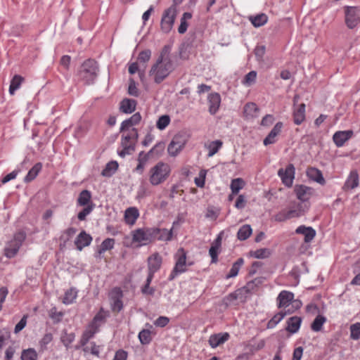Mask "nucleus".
I'll return each mask as SVG.
<instances>
[{"label":"nucleus","mask_w":360,"mask_h":360,"mask_svg":"<svg viewBox=\"0 0 360 360\" xmlns=\"http://www.w3.org/2000/svg\"><path fill=\"white\" fill-rule=\"evenodd\" d=\"M148 276L154 277V274L159 271L161 267L162 258L158 252L152 254L148 258Z\"/></svg>","instance_id":"obj_11"},{"label":"nucleus","mask_w":360,"mask_h":360,"mask_svg":"<svg viewBox=\"0 0 360 360\" xmlns=\"http://www.w3.org/2000/svg\"><path fill=\"white\" fill-rule=\"evenodd\" d=\"M305 108L304 103H300L293 108V122L296 125L301 124L305 120Z\"/></svg>","instance_id":"obj_19"},{"label":"nucleus","mask_w":360,"mask_h":360,"mask_svg":"<svg viewBox=\"0 0 360 360\" xmlns=\"http://www.w3.org/2000/svg\"><path fill=\"white\" fill-rule=\"evenodd\" d=\"M139 211L136 207H129L124 213V220L126 224L133 225L139 217Z\"/></svg>","instance_id":"obj_31"},{"label":"nucleus","mask_w":360,"mask_h":360,"mask_svg":"<svg viewBox=\"0 0 360 360\" xmlns=\"http://www.w3.org/2000/svg\"><path fill=\"white\" fill-rule=\"evenodd\" d=\"M307 175L310 179L320 184L321 185H324L326 184L322 172L321 170L315 167L309 168L307 171Z\"/></svg>","instance_id":"obj_26"},{"label":"nucleus","mask_w":360,"mask_h":360,"mask_svg":"<svg viewBox=\"0 0 360 360\" xmlns=\"http://www.w3.org/2000/svg\"><path fill=\"white\" fill-rule=\"evenodd\" d=\"M128 354L123 349H119L115 352V356L112 360H127Z\"/></svg>","instance_id":"obj_64"},{"label":"nucleus","mask_w":360,"mask_h":360,"mask_svg":"<svg viewBox=\"0 0 360 360\" xmlns=\"http://www.w3.org/2000/svg\"><path fill=\"white\" fill-rule=\"evenodd\" d=\"M53 340V335L51 333H46L39 341V352L43 353L48 349V345Z\"/></svg>","instance_id":"obj_33"},{"label":"nucleus","mask_w":360,"mask_h":360,"mask_svg":"<svg viewBox=\"0 0 360 360\" xmlns=\"http://www.w3.org/2000/svg\"><path fill=\"white\" fill-rule=\"evenodd\" d=\"M21 360H37L38 354L34 348L23 349L21 352Z\"/></svg>","instance_id":"obj_42"},{"label":"nucleus","mask_w":360,"mask_h":360,"mask_svg":"<svg viewBox=\"0 0 360 360\" xmlns=\"http://www.w3.org/2000/svg\"><path fill=\"white\" fill-rule=\"evenodd\" d=\"M92 241V237L90 234L86 233L85 231H82L77 236L75 244L77 249L81 251L84 248L89 246Z\"/></svg>","instance_id":"obj_17"},{"label":"nucleus","mask_w":360,"mask_h":360,"mask_svg":"<svg viewBox=\"0 0 360 360\" xmlns=\"http://www.w3.org/2000/svg\"><path fill=\"white\" fill-rule=\"evenodd\" d=\"M118 168V163L117 161H110L105 165V168L101 172V175L103 176L110 177L112 176Z\"/></svg>","instance_id":"obj_37"},{"label":"nucleus","mask_w":360,"mask_h":360,"mask_svg":"<svg viewBox=\"0 0 360 360\" xmlns=\"http://www.w3.org/2000/svg\"><path fill=\"white\" fill-rule=\"evenodd\" d=\"M283 124L282 122H277L266 137L264 139L263 143L264 146L273 144L276 142V137L282 131Z\"/></svg>","instance_id":"obj_16"},{"label":"nucleus","mask_w":360,"mask_h":360,"mask_svg":"<svg viewBox=\"0 0 360 360\" xmlns=\"http://www.w3.org/2000/svg\"><path fill=\"white\" fill-rule=\"evenodd\" d=\"M95 204L90 203L88 205H85L84 209L80 211L77 214V218L79 221H84L86 219L87 215H89L94 209Z\"/></svg>","instance_id":"obj_52"},{"label":"nucleus","mask_w":360,"mask_h":360,"mask_svg":"<svg viewBox=\"0 0 360 360\" xmlns=\"http://www.w3.org/2000/svg\"><path fill=\"white\" fill-rule=\"evenodd\" d=\"M136 101L134 99L124 98L120 105V110L125 114H131L135 111Z\"/></svg>","instance_id":"obj_24"},{"label":"nucleus","mask_w":360,"mask_h":360,"mask_svg":"<svg viewBox=\"0 0 360 360\" xmlns=\"http://www.w3.org/2000/svg\"><path fill=\"white\" fill-rule=\"evenodd\" d=\"M98 65L97 62L93 59L85 60L81 65L79 71V76L86 84L94 82L98 76Z\"/></svg>","instance_id":"obj_3"},{"label":"nucleus","mask_w":360,"mask_h":360,"mask_svg":"<svg viewBox=\"0 0 360 360\" xmlns=\"http://www.w3.org/2000/svg\"><path fill=\"white\" fill-rule=\"evenodd\" d=\"M326 318L322 315H318L312 323L311 324V328L315 332H319L322 329L323 325L326 323Z\"/></svg>","instance_id":"obj_43"},{"label":"nucleus","mask_w":360,"mask_h":360,"mask_svg":"<svg viewBox=\"0 0 360 360\" xmlns=\"http://www.w3.org/2000/svg\"><path fill=\"white\" fill-rule=\"evenodd\" d=\"M257 111L258 108L254 103H248L244 106V114L246 117H254Z\"/></svg>","instance_id":"obj_53"},{"label":"nucleus","mask_w":360,"mask_h":360,"mask_svg":"<svg viewBox=\"0 0 360 360\" xmlns=\"http://www.w3.org/2000/svg\"><path fill=\"white\" fill-rule=\"evenodd\" d=\"M128 94L134 97H138L139 95V90L136 86V82L133 79L129 80Z\"/></svg>","instance_id":"obj_60"},{"label":"nucleus","mask_w":360,"mask_h":360,"mask_svg":"<svg viewBox=\"0 0 360 360\" xmlns=\"http://www.w3.org/2000/svg\"><path fill=\"white\" fill-rule=\"evenodd\" d=\"M302 318L299 316H292L287 321L286 330L290 333H295L300 328Z\"/></svg>","instance_id":"obj_29"},{"label":"nucleus","mask_w":360,"mask_h":360,"mask_svg":"<svg viewBox=\"0 0 360 360\" xmlns=\"http://www.w3.org/2000/svg\"><path fill=\"white\" fill-rule=\"evenodd\" d=\"M249 20L254 27H259L267 22L268 17L264 13H259L256 15L250 16Z\"/></svg>","instance_id":"obj_35"},{"label":"nucleus","mask_w":360,"mask_h":360,"mask_svg":"<svg viewBox=\"0 0 360 360\" xmlns=\"http://www.w3.org/2000/svg\"><path fill=\"white\" fill-rule=\"evenodd\" d=\"M221 103V96L218 93H212L208 96L209 112L214 115L218 111Z\"/></svg>","instance_id":"obj_20"},{"label":"nucleus","mask_w":360,"mask_h":360,"mask_svg":"<svg viewBox=\"0 0 360 360\" xmlns=\"http://www.w3.org/2000/svg\"><path fill=\"white\" fill-rule=\"evenodd\" d=\"M245 183L241 178L234 179L231 183V190L233 194H238L240 189L243 188Z\"/></svg>","instance_id":"obj_48"},{"label":"nucleus","mask_w":360,"mask_h":360,"mask_svg":"<svg viewBox=\"0 0 360 360\" xmlns=\"http://www.w3.org/2000/svg\"><path fill=\"white\" fill-rule=\"evenodd\" d=\"M188 135L184 131L176 134L167 147V152L172 157H176L184 149L188 141Z\"/></svg>","instance_id":"obj_4"},{"label":"nucleus","mask_w":360,"mask_h":360,"mask_svg":"<svg viewBox=\"0 0 360 360\" xmlns=\"http://www.w3.org/2000/svg\"><path fill=\"white\" fill-rule=\"evenodd\" d=\"M252 231V228L250 225H243L239 229L237 233V237L240 240H245L251 235Z\"/></svg>","instance_id":"obj_41"},{"label":"nucleus","mask_w":360,"mask_h":360,"mask_svg":"<svg viewBox=\"0 0 360 360\" xmlns=\"http://www.w3.org/2000/svg\"><path fill=\"white\" fill-rule=\"evenodd\" d=\"M176 15L177 10L174 4L163 11L160 22L161 30L163 32L169 33L172 30Z\"/></svg>","instance_id":"obj_5"},{"label":"nucleus","mask_w":360,"mask_h":360,"mask_svg":"<svg viewBox=\"0 0 360 360\" xmlns=\"http://www.w3.org/2000/svg\"><path fill=\"white\" fill-rule=\"evenodd\" d=\"M294 299V294L290 291L282 290L276 298L278 309L289 307Z\"/></svg>","instance_id":"obj_13"},{"label":"nucleus","mask_w":360,"mask_h":360,"mask_svg":"<svg viewBox=\"0 0 360 360\" xmlns=\"http://www.w3.org/2000/svg\"><path fill=\"white\" fill-rule=\"evenodd\" d=\"M132 240L134 242L146 245L154 241L153 235L152 234V228L146 230L138 229L133 231Z\"/></svg>","instance_id":"obj_9"},{"label":"nucleus","mask_w":360,"mask_h":360,"mask_svg":"<svg viewBox=\"0 0 360 360\" xmlns=\"http://www.w3.org/2000/svg\"><path fill=\"white\" fill-rule=\"evenodd\" d=\"M243 263H244V259L242 257L238 258L233 264L229 273L226 276V278L229 279L231 278L236 277L238 275L239 270H240V267L243 266Z\"/></svg>","instance_id":"obj_38"},{"label":"nucleus","mask_w":360,"mask_h":360,"mask_svg":"<svg viewBox=\"0 0 360 360\" xmlns=\"http://www.w3.org/2000/svg\"><path fill=\"white\" fill-rule=\"evenodd\" d=\"M123 292L120 288L115 287L112 288L110 293V300L111 309L113 311L120 312L123 308L122 298Z\"/></svg>","instance_id":"obj_10"},{"label":"nucleus","mask_w":360,"mask_h":360,"mask_svg":"<svg viewBox=\"0 0 360 360\" xmlns=\"http://www.w3.org/2000/svg\"><path fill=\"white\" fill-rule=\"evenodd\" d=\"M354 132L352 130L338 131L333 136V141L338 148L342 147L345 142L352 138Z\"/></svg>","instance_id":"obj_14"},{"label":"nucleus","mask_w":360,"mask_h":360,"mask_svg":"<svg viewBox=\"0 0 360 360\" xmlns=\"http://www.w3.org/2000/svg\"><path fill=\"white\" fill-rule=\"evenodd\" d=\"M266 48L264 46H257L255 49V55L257 60H262L265 54Z\"/></svg>","instance_id":"obj_62"},{"label":"nucleus","mask_w":360,"mask_h":360,"mask_svg":"<svg viewBox=\"0 0 360 360\" xmlns=\"http://www.w3.org/2000/svg\"><path fill=\"white\" fill-rule=\"evenodd\" d=\"M264 278L262 277L256 278L246 283L245 286L240 288V290L243 294H250L255 292L258 287L262 283Z\"/></svg>","instance_id":"obj_22"},{"label":"nucleus","mask_w":360,"mask_h":360,"mask_svg":"<svg viewBox=\"0 0 360 360\" xmlns=\"http://www.w3.org/2000/svg\"><path fill=\"white\" fill-rule=\"evenodd\" d=\"M170 122V117L167 115H162L157 121L156 127L160 130L165 129Z\"/></svg>","instance_id":"obj_54"},{"label":"nucleus","mask_w":360,"mask_h":360,"mask_svg":"<svg viewBox=\"0 0 360 360\" xmlns=\"http://www.w3.org/2000/svg\"><path fill=\"white\" fill-rule=\"evenodd\" d=\"M141 120V115L139 112L134 113L129 118L124 120L120 126V132H123L125 131H128L131 127L138 124Z\"/></svg>","instance_id":"obj_18"},{"label":"nucleus","mask_w":360,"mask_h":360,"mask_svg":"<svg viewBox=\"0 0 360 360\" xmlns=\"http://www.w3.org/2000/svg\"><path fill=\"white\" fill-rule=\"evenodd\" d=\"M191 13L185 12L183 13L180 20V25L178 27V32L179 34H184L186 32L187 28L188 27L187 20L191 19Z\"/></svg>","instance_id":"obj_40"},{"label":"nucleus","mask_w":360,"mask_h":360,"mask_svg":"<svg viewBox=\"0 0 360 360\" xmlns=\"http://www.w3.org/2000/svg\"><path fill=\"white\" fill-rule=\"evenodd\" d=\"M75 335L74 333H68L66 330H63L60 337V340L63 345L68 348L70 345L74 342Z\"/></svg>","instance_id":"obj_46"},{"label":"nucleus","mask_w":360,"mask_h":360,"mask_svg":"<svg viewBox=\"0 0 360 360\" xmlns=\"http://www.w3.org/2000/svg\"><path fill=\"white\" fill-rule=\"evenodd\" d=\"M115 240L114 238L105 239L98 247L96 252V257L102 258V255L107 250H112L114 248Z\"/></svg>","instance_id":"obj_27"},{"label":"nucleus","mask_w":360,"mask_h":360,"mask_svg":"<svg viewBox=\"0 0 360 360\" xmlns=\"http://www.w3.org/2000/svg\"><path fill=\"white\" fill-rule=\"evenodd\" d=\"M222 144L223 143L220 140L212 141L207 146V148L209 150L207 156L210 158L213 156L214 154H216L222 146Z\"/></svg>","instance_id":"obj_47"},{"label":"nucleus","mask_w":360,"mask_h":360,"mask_svg":"<svg viewBox=\"0 0 360 360\" xmlns=\"http://www.w3.org/2000/svg\"><path fill=\"white\" fill-rule=\"evenodd\" d=\"M21 246L22 245L16 243L15 241L13 240H10L4 248V255L7 258L10 259L14 257L17 255Z\"/></svg>","instance_id":"obj_25"},{"label":"nucleus","mask_w":360,"mask_h":360,"mask_svg":"<svg viewBox=\"0 0 360 360\" xmlns=\"http://www.w3.org/2000/svg\"><path fill=\"white\" fill-rule=\"evenodd\" d=\"M350 338L357 340L360 339V323H356L350 326Z\"/></svg>","instance_id":"obj_56"},{"label":"nucleus","mask_w":360,"mask_h":360,"mask_svg":"<svg viewBox=\"0 0 360 360\" xmlns=\"http://www.w3.org/2000/svg\"><path fill=\"white\" fill-rule=\"evenodd\" d=\"M359 186V174L356 170H352L350 172L349 176L347 177L344 188L354 189Z\"/></svg>","instance_id":"obj_30"},{"label":"nucleus","mask_w":360,"mask_h":360,"mask_svg":"<svg viewBox=\"0 0 360 360\" xmlns=\"http://www.w3.org/2000/svg\"><path fill=\"white\" fill-rule=\"evenodd\" d=\"M171 169L165 162H159L150 168L149 172V181L153 186L162 184L169 176Z\"/></svg>","instance_id":"obj_2"},{"label":"nucleus","mask_w":360,"mask_h":360,"mask_svg":"<svg viewBox=\"0 0 360 360\" xmlns=\"http://www.w3.org/2000/svg\"><path fill=\"white\" fill-rule=\"evenodd\" d=\"M150 57L151 51L149 49H146L139 53L138 60L141 63H146L150 60Z\"/></svg>","instance_id":"obj_59"},{"label":"nucleus","mask_w":360,"mask_h":360,"mask_svg":"<svg viewBox=\"0 0 360 360\" xmlns=\"http://www.w3.org/2000/svg\"><path fill=\"white\" fill-rule=\"evenodd\" d=\"M173 69L171 59L165 60V62L161 61V59H157L149 71V75L153 77L156 84H160L169 75Z\"/></svg>","instance_id":"obj_1"},{"label":"nucleus","mask_w":360,"mask_h":360,"mask_svg":"<svg viewBox=\"0 0 360 360\" xmlns=\"http://www.w3.org/2000/svg\"><path fill=\"white\" fill-rule=\"evenodd\" d=\"M297 234H302L304 236V242H311L316 236V231L311 226H305L304 225L300 226L295 230Z\"/></svg>","instance_id":"obj_23"},{"label":"nucleus","mask_w":360,"mask_h":360,"mask_svg":"<svg viewBox=\"0 0 360 360\" xmlns=\"http://www.w3.org/2000/svg\"><path fill=\"white\" fill-rule=\"evenodd\" d=\"M91 193L89 190H83L79 194L77 200V204L79 206H85L90 203H94L91 201Z\"/></svg>","instance_id":"obj_32"},{"label":"nucleus","mask_w":360,"mask_h":360,"mask_svg":"<svg viewBox=\"0 0 360 360\" xmlns=\"http://www.w3.org/2000/svg\"><path fill=\"white\" fill-rule=\"evenodd\" d=\"M153 277L147 276L146 284L142 287L141 292L144 295H153L155 293V289L153 288H150V285L153 280Z\"/></svg>","instance_id":"obj_55"},{"label":"nucleus","mask_w":360,"mask_h":360,"mask_svg":"<svg viewBox=\"0 0 360 360\" xmlns=\"http://www.w3.org/2000/svg\"><path fill=\"white\" fill-rule=\"evenodd\" d=\"M152 234L153 235L154 240H158L160 241H169L172 238L173 229L170 230L167 229L152 228Z\"/></svg>","instance_id":"obj_15"},{"label":"nucleus","mask_w":360,"mask_h":360,"mask_svg":"<svg viewBox=\"0 0 360 360\" xmlns=\"http://www.w3.org/2000/svg\"><path fill=\"white\" fill-rule=\"evenodd\" d=\"M109 316L108 311H105L103 308H101L98 312L95 315L91 322V326L95 328H99L101 324L105 321V319Z\"/></svg>","instance_id":"obj_28"},{"label":"nucleus","mask_w":360,"mask_h":360,"mask_svg":"<svg viewBox=\"0 0 360 360\" xmlns=\"http://www.w3.org/2000/svg\"><path fill=\"white\" fill-rule=\"evenodd\" d=\"M243 295L241 291L240 290V288L237 290L231 292L227 296L224 297L223 299V303L226 306H229L233 303L236 300H238L240 297V295Z\"/></svg>","instance_id":"obj_45"},{"label":"nucleus","mask_w":360,"mask_h":360,"mask_svg":"<svg viewBox=\"0 0 360 360\" xmlns=\"http://www.w3.org/2000/svg\"><path fill=\"white\" fill-rule=\"evenodd\" d=\"M294 192L298 200L302 202H306L313 195L314 190L305 185H295Z\"/></svg>","instance_id":"obj_12"},{"label":"nucleus","mask_w":360,"mask_h":360,"mask_svg":"<svg viewBox=\"0 0 360 360\" xmlns=\"http://www.w3.org/2000/svg\"><path fill=\"white\" fill-rule=\"evenodd\" d=\"M26 233L22 230H20L14 234L12 240L20 245H22V243L26 239Z\"/></svg>","instance_id":"obj_61"},{"label":"nucleus","mask_w":360,"mask_h":360,"mask_svg":"<svg viewBox=\"0 0 360 360\" xmlns=\"http://www.w3.org/2000/svg\"><path fill=\"white\" fill-rule=\"evenodd\" d=\"M256 78L257 72L255 70H252L245 76V78L243 81V84L246 86H250L255 82Z\"/></svg>","instance_id":"obj_57"},{"label":"nucleus","mask_w":360,"mask_h":360,"mask_svg":"<svg viewBox=\"0 0 360 360\" xmlns=\"http://www.w3.org/2000/svg\"><path fill=\"white\" fill-rule=\"evenodd\" d=\"M23 81L24 78L22 76L19 75H14V77L12 78L11 81L9 86V94L11 95H13L15 91L20 87L21 84Z\"/></svg>","instance_id":"obj_39"},{"label":"nucleus","mask_w":360,"mask_h":360,"mask_svg":"<svg viewBox=\"0 0 360 360\" xmlns=\"http://www.w3.org/2000/svg\"><path fill=\"white\" fill-rule=\"evenodd\" d=\"M230 335L228 333H220L212 335L209 338V344L212 348H216L227 341Z\"/></svg>","instance_id":"obj_21"},{"label":"nucleus","mask_w":360,"mask_h":360,"mask_svg":"<svg viewBox=\"0 0 360 360\" xmlns=\"http://www.w3.org/2000/svg\"><path fill=\"white\" fill-rule=\"evenodd\" d=\"M345 24L354 29L360 24V6H345Z\"/></svg>","instance_id":"obj_7"},{"label":"nucleus","mask_w":360,"mask_h":360,"mask_svg":"<svg viewBox=\"0 0 360 360\" xmlns=\"http://www.w3.org/2000/svg\"><path fill=\"white\" fill-rule=\"evenodd\" d=\"M271 254V252L267 248H261L255 250L252 252V256L257 259H264L268 257Z\"/></svg>","instance_id":"obj_58"},{"label":"nucleus","mask_w":360,"mask_h":360,"mask_svg":"<svg viewBox=\"0 0 360 360\" xmlns=\"http://www.w3.org/2000/svg\"><path fill=\"white\" fill-rule=\"evenodd\" d=\"M295 168L292 164H288L287 167L280 168L278 171V176L281 178L282 183L286 187H291L295 179Z\"/></svg>","instance_id":"obj_8"},{"label":"nucleus","mask_w":360,"mask_h":360,"mask_svg":"<svg viewBox=\"0 0 360 360\" xmlns=\"http://www.w3.org/2000/svg\"><path fill=\"white\" fill-rule=\"evenodd\" d=\"M274 220L278 222H282L287 219H289L288 212L285 210H283L279 212L278 214L274 215Z\"/></svg>","instance_id":"obj_63"},{"label":"nucleus","mask_w":360,"mask_h":360,"mask_svg":"<svg viewBox=\"0 0 360 360\" xmlns=\"http://www.w3.org/2000/svg\"><path fill=\"white\" fill-rule=\"evenodd\" d=\"M285 316V314L283 311L278 312L269 321L267 328H274Z\"/></svg>","instance_id":"obj_50"},{"label":"nucleus","mask_w":360,"mask_h":360,"mask_svg":"<svg viewBox=\"0 0 360 360\" xmlns=\"http://www.w3.org/2000/svg\"><path fill=\"white\" fill-rule=\"evenodd\" d=\"M98 331V328H95L94 327L91 326V324L89 326V328L86 330L80 339V344L82 346H84L87 344L91 338H92L94 335Z\"/></svg>","instance_id":"obj_34"},{"label":"nucleus","mask_w":360,"mask_h":360,"mask_svg":"<svg viewBox=\"0 0 360 360\" xmlns=\"http://www.w3.org/2000/svg\"><path fill=\"white\" fill-rule=\"evenodd\" d=\"M175 258V266L168 278V280L170 281H173L179 274L186 271V252L183 248L177 250Z\"/></svg>","instance_id":"obj_6"},{"label":"nucleus","mask_w":360,"mask_h":360,"mask_svg":"<svg viewBox=\"0 0 360 360\" xmlns=\"http://www.w3.org/2000/svg\"><path fill=\"white\" fill-rule=\"evenodd\" d=\"M41 168L42 164L41 162L36 163L25 176L24 179L25 182L28 183L34 180L38 175L39 172L41 170Z\"/></svg>","instance_id":"obj_36"},{"label":"nucleus","mask_w":360,"mask_h":360,"mask_svg":"<svg viewBox=\"0 0 360 360\" xmlns=\"http://www.w3.org/2000/svg\"><path fill=\"white\" fill-rule=\"evenodd\" d=\"M165 150V143L163 142H159L156 143L147 153L146 156L152 157L154 154L159 156Z\"/></svg>","instance_id":"obj_49"},{"label":"nucleus","mask_w":360,"mask_h":360,"mask_svg":"<svg viewBox=\"0 0 360 360\" xmlns=\"http://www.w3.org/2000/svg\"><path fill=\"white\" fill-rule=\"evenodd\" d=\"M77 296V291L75 288H71L65 292L63 302L65 304H70L74 302Z\"/></svg>","instance_id":"obj_44"},{"label":"nucleus","mask_w":360,"mask_h":360,"mask_svg":"<svg viewBox=\"0 0 360 360\" xmlns=\"http://www.w3.org/2000/svg\"><path fill=\"white\" fill-rule=\"evenodd\" d=\"M151 333L149 330L143 329L139 333V339L142 345H148L151 340Z\"/></svg>","instance_id":"obj_51"}]
</instances>
